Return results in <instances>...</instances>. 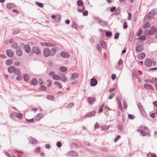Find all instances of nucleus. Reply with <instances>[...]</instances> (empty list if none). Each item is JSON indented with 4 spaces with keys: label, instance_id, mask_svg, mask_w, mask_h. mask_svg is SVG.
Wrapping results in <instances>:
<instances>
[{
    "label": "nucleus",
    "instance_id": "nucleus-52",
    "mask_svg": "<svg viewBox=\"0 0 157 157\" xmlns=\"http://www.w3.org/2000/svg\"><path fill=\"white\" fill-rule=\"evenodd\" d=\"M120 12V10L119 8H117V10H116L115 13L116 15H118Z\"/></svg>",
    "mask_w": 157,
    "mask_h": 157
},
{
    "label": "nucleus",
    "instance_id": "nucleus-43",
    "mask_svg": "<svg viewBox=\"0 0 157 157\" xmlns=\"http://www.w3.org/2000/svg\"><path fill=\"white\" fill-rule=\"evenodd\" d=\"M35 4L36 5L42 8L43 7L44 5L42 3L38 2H36Z\"/></svg>",
    "mask_w": 157,
    "mask_h": 157
},
{
    "label": "nucleus",
    "instance_id": "nucleus-39",
    "mask_svg": "<svg viewBox=\"0 0 157 157\" xmlns=\"http://www.w3.org/2000/svg\"><path fill=\"white\" fill-rule=\"evenodd\" d=\"M78 5L79 6H82L83 5V2L81 0H78L77 2Z\"/></svg>",
    "mask_w": 157,
    "mask_h": 157
},
{
    "label": "nucleus",
    "instance_id": "nucleus-22",
    "mask_svg": "<svg viewBox=\"0 0 157 157\" xmlns=\"http://www.w3.org/2000/svg\"><path fill=\"white\" fill-rule=\"evenodd\" d=\"M25 52L27 53L29 52L30 49V47L28 44H26L25 46Z\"/></svg>",
    "mask_w": 157,
    "mask_h": 157
},
{
    "label": "nucleus",
    "instance_id": "nucleus-54",
    "mask_svg": "<svg viewBox=\"0 0 157 157\" xmlns=\"http://www.w3.org/2000/svg\"><path fill=\"white\" fill-rule=\"evenodd\" d=\"M40 89L41 90H46L47 89V87L45 86H41Z\"/></svg>",
    "mask_w": 157,
    "mask_h": 157
},
{
    "label": "nucleus",
    "instance_id": "nucleus-63",
    "mask_svg": "<svg viewBox=\"0 0 157 157\" xmlns=\"http://www.w3.org/2000/svg\"><path fill=\"white\" fill-rule=\"evenodd\" d=\"M47 82H48V86L52 85V81L51 80H47Z\"/></svg>",
    "mask_w": 157,
    "mask_h": 157
},
{
    "label": "nucleus",
    "instance_id": "nucleus-42",
    "mask_svg": "<svg viewBox=\"0 0 157 157\" xmlns=\"http://www.w3.org/2000/svg\"><path fill=\"white\" fill-rule=\"evenodd\" d=\"M11 47L14 49H17L18 48L17 45V43L14 42L13 44L12 45Z\"/></svg>",
    "mask_w": 157,
    "mask_h": 157
},
{
    "label": "nucleus",
    "instance_id": "nucleus-45",
    "mask_svg": "<svg viewBox=\"0 0 157 157\" xmlns=\"http://www.w3.org/2000/svg\"><path fill=\"white\" fill-rule=\"evenodd\" d=\"M147 157H157V156L154 154L149 153L147 155Z\"/></svg>",
    "mask_w": 157,
    "mask_h": 157
},
{
    "label": "nucleus",
    "instance_id": "nucleus-11",
    "mask_svg": "<svg viewBox=\"0 0 157 157\" xmlns=\"http://www.w3.org/2000/svg\"><path fill=\"white\" fill-rule=\"evenodd\" d=\"M7 55L10 57H12L14 55L13 52L10 50H7L6 51Z\"/></svg>",
    "mask_w": 157,
    "mask_h": 157
},
{
    "label": "nucleus",
    "instance_id": "nucleus-20",
    "mask_svg": "<svg viewBox=\"0 0 157 157\" xmlns=\"http://www.w3.org/2000/svg\"><path fill=\"white\" fill-rule=\"evenodd\" d=\"M15 68L13 66H10L9 67L8 69V70L9 72L10 73H12L15 71Z\"/></svg>",
    "mask_w": 157,
    "mask_h": 157
},
{
    "label": "nucleus",
    "instance_id": "nucleus-6",
    "mask_svg": "<svg viewBox=\"0 0 157 157\" xmlns=\"http://www.w3.org/2000/svg\"><path fill=\"white\" fill-rule=\"evenodd\" d=\"M60 55L63 57L66 58H69L70 56L69 54L64 52H61Z\"/></svg>",
    "mask_w": 157,
    "mask_h": 157
},
{
    "label": "nucleus",
    "instance_id": "nucleus-19",
    "mask_svg": "<svg viewBox=\"0 0 157 157\" xmlns=\"http://www.w3.org/2000/svg\"><path fill=\"white\" fill-rule=\"evenodd\" d=\"M99 44L101 45V46L104 49L106 48V45L105 42L103 40H100L99 42Z\"/></svg>",
    "mask_w": 157,
    "mask_h": 157
},
{
    "label": "nucleus",
    "instance_id": "nucleus-23",
    "mask_svg": "<svg viewBox=\"0 0 157 157\" xmlns=\"http://www.w3.org/2000/svg\"><path fill=\"white\" fill-rule=\"evenodd\" d=\"M16 54L18 56H21L22 54V52L20 49H17L16 51Z\"/></svg>",
    "mask_w": 157,
    "mask_h": 157
},
{
    "label": "nucleus",
    "instance_id": "nucleus-13",
    "mask_svg": "<svg viewBox=\"0 0 157 157\" xmlns=\"http://www.w3.org/2000/svg\"><path fill=\"white\" fill-rule=\"evenodd\" d=\"M143 48L142 46L139 45L136 48V51L138 52H140L142 51Z\"/></svg>",
    "mask_w": 157,
    "mask_h": 157
},
{
    "label": "nucleus",
    "instance_id": "nucleus-37",
    "mask_svg": "<svg viewBox=\"0 0 157 157\" xmlns=\"http://www.w3.org/2000/svg\"><path fill=\"white\" fill-rule=\"evenodd\" d=\"M137 131L138 132H140L142 134V136H145L146 135V132H144L143 130L141 129H138Z\"/></svg>",
    "mask_w": 157,
    "mask_h": 157
},
{
    "label": "nucleus",
    "instance_id": "nucleus-27",
    "mask_svg": "<svg viewBox=\"0 0 157 157\" xmlns=\"http://www.w3.org/2000/svg\"><path fill=\"white\" fill-rule=\"evenodd\" d=\"M32 83L33 85H36L38 83L37 80L35 78H33L32 80Z\"/></svg>",
    "mask_w": 157,
    "mask_h": 157
},
{
    "label": "nucleus",
    "instance_id": "nucleus-10",
    "mask_svg": "<svg viewBox=\"0 0 157 157\" xmlns=\"http://www.w3.org/2000/svg\"><path fill=\"white\" fill-rule=\"evenodd\" d=\"M58 48L57 47H56L54 48H53L51 49L50 51V56H54L56 54V50L58 49Z\"/></svg>",
    "mask_w": 157,
    "mask_h": 157
},
{
    "label": "nucleus",
    "instance_id": "nucleus-48",
    "mask_svg": "<svg viewBox=\"0 0 157 157\" xmlns=\"http://www.w3.org/2000/svg\"><path fill=\"white\" fill-rule=\"evenodd\" d=\"M74 105V103H71L69 104L67 106V107L68 108H71Z\"/></svg>",
    "mask_w": 157,
    "mask_h": 157
},
{
    "label": "nucleus",
    "instance_id": "nucleus-1",
    "mask_svg": "<svg viewBox=\"0 0 157 157\" xmlns=\"http://www.w3.org/2000/svg\"><path fill=\"white\" fill-rule=\"evenodd\" d=\"M12 116L16 117L19 119H21L23 117L22 114L20 113H17L16 112H13L10 115L11 117H12Z\"/></svg>",
    "mask_w": 157,
    "mask_h": 157
},
{
    "label": "nucleus",
    "instance_id": "nucleus-25",
    "mask_svg": "<svg viewBox=\"0 0 157 157\" xmlns=\"http://www.w3.org/2000/svg\"><path fill=\"white\" fill-rule=\"evenodd\" d=\"M145 55L144 53H140L138 56V58L139 59H143L145 57Z\"/></svg>",
    "mask_w": 157,
    "mask_h": 157
},
{
    "label": "nucleus",
    "instance_id": "nucleus-44",
    "mask_svg": "<svg viewBox=\"0 0 157 157\" xmlns=\"http://www.w3.org/2000/svg\"><path fill=\"white\" fill-rule=\"evenodd\" d=\"M25 121L27 123H32L34 121V119L33 118L31 119H26Z\"/></svg>",
    "mask_w": 157,
    "mask_h": 157
},
{
    "label": "nucleus",
    "instance_id": "nucleus-60",
    "mask_svg": "<svg viewBox=\"0 0 157 157\" xmlns=\"http://www.w3.org/2000/svg\"><path fill=\"white\" fill-rule=\"evenodd\" d=\"M137 105L138 106V107L139 108L140 110V109H143L142 105H141V103H138L137 104Z\"/></svg>",
    "mask_w": 157,
    "mask_h": 157
},
{
    "label": "nucleus",
    "instance_id": "nucleus-5",
    "mask_svg": "<svg viewBox=\"0 0 157 157\" xmlns=\"http://www.w3.org/2000/svg\"><path fill=\"white\" fill-rule=\"evenodd\" d=\"M98 82L94 78H92L90 79V85L92 86H95L97 84Z\"/></svg>",
    "mask_w": 157,
    "mask_h": 157
},
{
    "label": "nucleus",
    "instance_id": "nucleus-49",
    "mask_svg": "<svg viewBox=\"0 0 157 157\" xmlns=\"http://www.w3.org/2000/svg\"><path fill=\"white\" fill-rule=\"evenodd\" d=\"M150 26V24L149 23H146L144 26V28H146L149 27Z\"/></svg>",
    "mask_w": 157,
    "mask_h": 157
},
{
    "label": "nucleus",
    "instance_id": "nucleus-16",
    "mask_svg": "<svg viewBox=\"0 0 157 157\" xmlns=\"http://www.w3.org/2000/svg\"><path fill=\"white\" fill-rule=\"evenodd\" d=\"M52 78L53 79L56 80H61V77L56 74L53 75Z\"/></svg>",
    "mask_w": 157,
    "mask_h": 157
},
{
    "label": "nucleus",
    "instance_id": "nucleus-33",
    "mask_svg": "<svg viewBox=\"0 0 157 157\" xmlns=\"http://www.w3.org/2000/svg\"><path fill=\"white\" fill-rule=\"evenodd\" d=\"M24 78L25 81H28L29 78V75L27 74L25 75L24 76Z\"/></svg>",
    "mask_w": 157,
    "mask_h": 157
},
{
    "label": "nucleus",
    "instance_id": "nucleus-57",
    "mask_svg": "<svg viewBox=\"0 0 157 157\" xmlns=\"http://www.w3.org/2000/svg\"><path fill=\"white\" fill-rule=\"evenodd\" d=\"M88 12L86 10L84 11L82 13V15L84 16H87L88 15Z\"/></svg>",
    "mask_w": 157,
    "mask_h": 157
},
{
    "label": "nucleus",
    "instance_id": "nucleus-62",
    "mask_svg": "<svg viewBox=\"0 0 157 157\" xmlns=\"http://www.w3.org/2000/svg\"><path fill=\"white\" fill-rule=\"evenodd\" d=\"M132 17V15L130 13H128V20H130L131 19Z\"/></svg>",
    "mask_w": 157,
    "mask_h": 157
},
{
    "label": "nucleus",
    "instance_id": "nucleus-32",
    "mask_svg": "<svg viewBox=\"0 0 157 157\" xmlns=\"http://www.w3.org/2000/svg\"><path fill=\"white\" fill-rule=\"evenodd\" d=\"M117 100H118V102L119 108L121 110L122 109V108L121 103V100L119 99L118 98Z\"/></svg>",
    "mask_w": 157,
    "mask_h": 157
},
{
    "label": "nucleus",
    "instance_id": "nucleus-41",
    "mask_svg": "<svg viewBox=\"0 0 157 157\" xmlns=\"http://www.w3.org/2000/svg\"><path fill=\"white\" fill-rule=\"evenodd\" d=\"M105 35L107 37H110L112 36V33L110 31H107Z\"/></svg>",
    "mask_w": 157,
    "mask_h": 157
},
{
    "label": "nucleus",
    "instance_id": "nucleus-21",
    "mask_svg": "<svg viewBox=\"0 0 157 157\" xmlns=\"http://www.w3.org/2000/svg\"><path fill=\"white\" fill-rule=\"evenodd\" d=\"M149 14H152L154 16L157 14V10L155 9L152 10L150 12Z\"/></svg>",
    "mask_w": 157,
    "mask_h": 157
},
{
    "label": "nucleus",
    "instance_id": "nucleus-14",
    "mask_svg": "<svg viewBox=\"0 0 157 157\" xmlns=\"http://www.w3.org/2000/svg\"><path fill=\"white\" fill-rule=\"evenodd\" d=\"M144 87L146 89H149L151 90H153L154 88L151 85L148 84H146L144 85Z\"/></svg>",
    "mask_w": 157,
    "mask_h": 157
},
{
    "label": "nucleus",
    "instance_id": "nucleus-47",
    "mask_svg": "<svg viewBox=\"0 0 157 157\" xmlns=\"http://www.w3.org/2000/svg\"><path fill=\"white\" fill-rule=\"evenodd\" d=\"M95 114V112L94 111H92L88 114V116L90 117H91L94 116Z\"/></svg>",
    "mask_w": 157,
    "mask_h": 157
},
{
    "label": "nucleus",
    "instance_id": "nucleus-59",
    "mask_svg": "<svg viewBox=\"0 0 157 157\" xmlns=\"http://www.w3.org/2000/svg\"><path fill=\"white\" fill-rule=\"evenodd\" d=\"M123 27L124 29H126L128 27V25L126 22H125L124 23L123 25Z\"/></svg>",
    "mask_w": 157,
    "mask_h": 157
},
{
    "label": "nucleus",
    "instance_id": "nucleus-17",
    "mask_svg": "<svg viewBox=\"0 0 157 157\" xmlns=\"http://www.w3.org/2000/svg\"><path fill=\"white\" fill-rule=\"evenodd\" d=\"M54 85L56 86L57 87L60 89H61L62 88V86L61 84L57 81H54L53 82Z\"/></svg>",
    "mask_w": 157,
    "mask_h": 157
},
{
    "label": "nucleus",
    "instance_id": "nucleus-3",
    "mask_svg": "<svg viewBox=\"0 0 157 157\" xmlns=\"http://www.w3.org/2000/svg\"><path fill=\"white\" fill-rule=\"evenodd\" d=\"M144 63L145 64L147 67H151L152 64L155 65L156 64L155 62H152L151 59H146Z\"/></svg>",
    "mask_w": 157,
    "mask_h": 157
},
{
    "label": "nucleus",
    "instance_id": "nucleus-30",
    "mask_svg": "<svg viewBox=\"0 0 157 157\" xmlns=\"http://www.w3.org/2000/svg\"><path fill=\"white\" fill-rule=\"evenodd\" d=\"M60 17L59 15L57 14L56 15L55 19V21L56 22H58L60 20Z\"/></svg>",
    "mask_w": 157,
    "mask_h": 157
},
{
    "label": "nucleus",
    "instance_id": "nucleus-9",
    "mask_svg": "<svg viewBox=\"0 0 157 157\" xmlns=\"http://www.w3.org/2000/svg\"><path fill=\"white\" fill-rule=\"evenodd\" d=\"M43 117V114L41 113H38L35 117L34 120L36 121H37L40 120Z\"/></svg>",
    "mask_w": 157,
    "mask_h": 157
},
{
    "label": "nucleus",
    "instance_id": "nucleus-64",
    "mask_svg": "<svg viewBox=\"0 0 157 157\" xmlns=\"http://www.w3.org/2000/svg\"><path fill=\"white\" fill-rule=\"evenodd\" d=\"M119 33H116L114 36V38L115 39H117L119 37Z\"/></svg>",
    "mask_w": 157,
    "mask_h": 157
},
{
    "label": "nucleus",
    "instance_id": "nucleus-38",
    "mask_svg": "<svg viewBox=\"0 0 157 157\" xmlns=\"http://www.w3.org/2000/svg\"><path fill=\"white\" fill-rule=\"evenodd\" d=\"M140 111L143 116L144 117L146 116V113L144 109H140Z\"/></svg>",
    "mask_w": 157,
    "mask_h": 157
},
{
    "label": "nucleus",
    "instance_id": "nucleus-7",
    "mask_svg": "<svg viewBox=\"0 0 157 157\" xmlns=\"http://www.w3.org/2000/svg\"><path fill=\"white\" fill-rule=\"evenodd\" d=\"M156 30V29L154 26H152L149 30V33L151 35L155 34Z\"/></svg>",
    "mask_w": 157,
    "mask_h": 157
},
{
    "label": "nucleus",
    "instance_id": "nucleus-35",
    "mask_svg": "<svg viewBox=\"0 0 157 157\" xmlns=\"http://www.w3.org/2000/svg\"><path fill=\"white\" fill-rule=\"evenodd\" d=\"M85 9V8L84 6H82V7L81 8H78L77 10L78 11L82 13L83 12V11Z\"/></svg>",
    "mask_w": 157,
    "mask_h": 157
},
{
    "label": "nucleus",
    "instance_id": "nucleus-58",
    "mask_svg": "<svg viewBox=\"0 0 157 157\" xmlns=\"http://www.w3.org/2000/svg\"><path fill=\"white\" fill-rule=\"evenodd\" d=\"M116 7H111L110 10L111 12H113L116 10Z\"/></svg>",
    "mask_w": 157,
    "mask_h": 157
},
{
    "label": "nucleus",
    "instance_id": "nucleus-56",
    "mask_svg": "<svg viewBox=\"0 0 157 157\" xmlns=\"http://www.w3.org/2000/svg\"><path fill=\"white\" fill-rule=\"evenodd\" d=\"M121 138V136H117L116 137L114 140V142H117L120 138Z\"/></svg>",
    "mask_w": 157,
    "mask_h": 157
},
{
    "label": "nucleus",
    "instance_id": "nucleus-40",
    "mask_svg": "<svg viewBox=\"0 0 157 157\" xmlns=\"http://www.w3.org/2000/svg\"><path fill=\"white\" fill-rule=\"evenodd\" d=\"M109 126H104L101 127V130L102 131H105L108 129Z\"/></svg>",
    "mask_w": 157,
    "mask_h": 157
},
{
    "label": "nucleus",
    "instance_id": "nucleus-53",
    "mask_svg": "<svg viewBox=\"0 0 157 157\" xmlns=\"http://www.w3.org/2000/svg\"><path fill=\"white\" fill-rule=\"evenodd\" d=\"M123 107L124 109H126L127 107V105H126V102L124 100L123 101Z\"/></svg>",
    "mask_w": 157,
    "mask_h": 157
},
{
    "label": "nucleus",
    "instance_id": "nucleus-29",
    "mask_svg": "<svg viewBox=\"0 0 157 157\" xmlns=\"http://www.w3.org/2000/svg\"><path fill=\"white\" fill-rule=\"evenodd\" d=\"M78 76V75L77 73H74L72 74L71 77V79L72 80L74 79L77 78Z\"/></svg>",
    "mask_w": 157,
    "mask_h": 157
},
{
    "label": "nucleus",
    "instance_id": "nucleus-46",
    "mask_svg": "<svg viewBox=\"0 0 157 157\" xmlns=\"http://www.w3.org/2000/svg\"><path fill=\"white\" fill-rule=\"evenodd\" d=\"M139 39L141 40L144 41L146 40V37L145 36L143 35L142 36L140 37L139 38Z\"/></svg>",
    "mask_w": 157,
    "mask_h": 157
},
{
    "label": "nucleus",
    "instance_id": "nucleus-50",
    "mask_svg": "<svg viewBox=\"0 0 157 157\" xmlns=\"http://www.w3.org/2000/svg\"><path fill=\"white\" fill-rule=\"evenodd\" d=\"M154 16L153 15L149 14V13L148 15H147L146 16L147 17H148V19H151L153 18V17H154Z\"/></svg>",
    "mask_w": 157,
    "mask_h": 157
},
{
    "label": "nucleus",
    "instance_id": "nucleus-12",
    "mask_svg": "<svg viewBox=\"0 0 157 157\" xmlns=\"http://www.w3.org/2000/svg\"><path fill=\"white\" fill-rule=\"evenodd\" d=\"M15 7V5L13 3H9L6 5V7L8 9L13 8Z\"/></svg>",
    "mask_w": 157,
    "mask_h": 157
},
{
    "label": "nucleus",
    "instance_id": "nucleus-36",
    "mask_svg": "<svg viewBox=\"0 0 157 157\" xmlns=\"http://www.w3.org/2000/svg\"><path fill=\"white\" fill-rule=\"evenodd\" d=\"M72 27L78 30L79 27L75 23H74L72 25Z\"/></svg>",
    "mask_w": 157,
    "mask_h": 157
},
{
    "label": "nucleus",
    "instance_id": "nucleus-55",
    "mask_svg": "<svg viewBox=\"0 0 157 157\" xmlns=\"http://www.w3.org/2000/svg\"><path fill=\"white\" fill-rule=\"evenodd\" d=\"M54 96L51 95H48L47 96V98L49 99L52 100L54 98Z\"/></svg>",
    "mask_w": 157,
    "mask_h": 157
},
{
    "label": "nucleus",
    "instance_id": "nucleus-18",
    "mask_svg": "<svg viewBox=\"0 0 157 157\" xmlns=\"http://www.w3.org/2000/svg\"><path fill=\"white\" fill-rule=\"evenodd\" d=\"M87 100L90 104H92L94 103L95 100L94 98L89 97L88 98Z\"/></svg>",
    "mask_w": 157,
    "mask_h": 157
},
{
    "label": "nucleus",
    "instance_id": "nucleus-61",
    "mask_svg": "<svg viewBox=\"0 0 157 157\" xmlns=\"http://www.w3.org/2000/svg\"><path fill=\"white\" fill-rule=\"evenodd\" d=\"M33 144H36L37 143V141L34 139H32L30 141Z\"/></svg>",
    "mask_w": 157,
    "mask_h": 157
},
{
    "label": "nucleus",
    "instance_id": "nucleus-34",
    "mask_svg": "<svg viewBox=\"0 0 157 157\" xmlns=\"http://www.w3.org/2000/svg\"><path fill=\"white\" fill-rule=\"evenodd\" d=\"M14 72H15V74L17 75H19L21 73V71L18 68L15 69Z\"/></svg>",
    "mask_w": 157,
    "mask_h": 157
},
{
    "label": "nucleus",
    "instance_id": "nucleus-15",
    "mask_svg": "<svg viewBox=\"0 0 157 157\" xmlns=\"http://www.w3.org/2000/svg\"><path fill=\"white\" fill-rule=\"evenodd\" d=\"M134 33L133 31H131L129 34V40L130 42H131L133 39L134 36Z\"/></svg>",
    "mask_w": 157,
    "mask_h": 157
},
{
    "label": "nucleus",
    "instance_id": "nucleus-24",
    "mask_svg": "<svg viewBox=\"0 0 157 157\" xmlns=\"http://www.w3.org/2000/svg\"><path fill=\"white\" fill-rule=\"evenodd\" d=\"M59 69L60 71L63 72L66 71L67 70V68L64 66L60 67Z\"/></svg>",
    "mask_w": 157,
    "mask_h": 157
},
{
    "label": "nucleus",
    "instance_id": "nucleus-2",
    "mask_svg": "<svg viewBox=\"0 0 157 157\" xmlns=\"http://www.w3.org/2000/svg\"><path fill=\"white\" fill-rule=\"evenodd\" d=\"M43 54L44 56L47 57L50 56V51L48 48H44L43 51Z\"/></svg>",
    "mask_w": 157,
    "mask_h": 157
},
{
    "label": "nucleus",
    "instance_id": "nucleus-4",
    "mask_svg": "<svg viewBox=\"0 0 157 157\" xmlns=\"http://www.w3.org/2000/svg\"><path fill=\"white\" fill-rule=\"evenodd\" d=\"M33 51L34 53L37 55L40 54V49L38 47L36 46L33 47Z\"/></svg>",
    "mask_w": 157,
    "mask_h": 157
},
{
    "label": "nucleus",
    "instance_id": "nucleus-28",
    "mask_svg": "<svg viewBox=\"0 0 157 157\" xmlns=\"http://www.w3.org/2000/svg\"><path fill=\"white\" fill-rule=\"evenodd\" d=\"M13 63L12 59H7L6 62V64L7 65H11Z\"/></svg>",
    "mask_w": 157,
    "mask_h": 157
},
{
    "label": "nucleus",
    "instance_id": "nucleus-8",
    "mask_svg": "<svg viewBox=\"0 0 157 157\" xmlns=\"http://www.w3.org/2000/svg\"><path fill=\"white\" fill-rule=\"evenodd\" d=\"M40 44L44 47H51L53 46V44L50 42H41Z\"/></svg>",
    "mask_w": 157,
    "mask_h": 157
},
{
    "label": "nucleus",
    "instance_id": "nucleus-31",
    "mask_svg": "<svg viewBox=\"0 0 157 157\" xmlns=\"http://www.w3.org/2000/svg\"><path fill=\"white\" fill-rule=\"evenodd\" d=\"M20 31L18 29H14L13 30V35H16L17 34L19 33Z\"/></svg>",
    "mask_w": 157,
    "mask_h": 157
},
{
    "label": "nucleus",
    "instance_id": "nucleus-51",
    "mask_svg": "<svg viewBox=\"0 0 157 157\" xmlns=\"http://www.w3.org/2000/svg\"><path fill=\"white\" fill-rule=\"evenodd\" d=\"M101 46L100 44H98L97 46V48L99 51L101 52Z\"/></svg>",
    "mask_w": 157,
    "mask_h": 157
},
{
    "label": "nucleus",
    "instance_id": "nucleus-26",
    "mask_svg": "<svg viewBox=\"0 0 157 157\" xmlns=\"http://www.w3.org/2000/svg\"><path fill=\"white\" fill-rule=\"evenodd\" d=\"M67 79V77L64 75H63L61 77V80L62 82H65Z\"/></svg>",
    "mask_w": 157,
    "mask_h": 157
}]
</instances>
